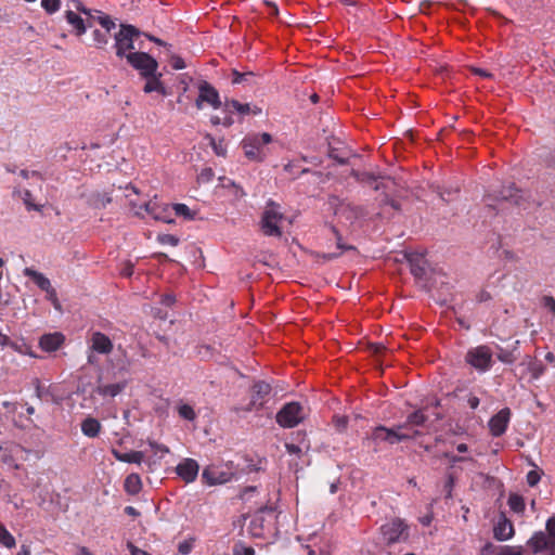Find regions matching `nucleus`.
<instances>
[{
    "label": "nucleus",
    "instance_id": "obj_1",
    "mask_svg": "<svg viewBox=\"0 0 555 555\" xmlns=\"http://www.w3.org/2000/svg\"><path fill=\"white\" fill-rule=\"evenodd\" d=\"M286 220L282 212L281 206L272 201H269L263 209L260 229L267 236L280 237L282 235V227Z\"/></svg>",
    "mask_w": 555,
    "mask_h": 555
},
{
    "label": "nucleus",
    "instance_id": "obj_2",
    "mask_svg": "<svg viewBox=\"0 0 555 555\" xmlns=\"http://www.w3.org/2000/svg\"><path fill=\"white\" fill-rule=\"evenodd\" d=\"M420 435H421L420 430L409 431L406 425L399 424L391 428H387L384 426H377L376 428H374L370 439L376 444L380 443V442L396 444L401 441L414 439L415 437H417Z\"/></svg>",
    "mask_w": 555,
    "mask_h": 555
},
{
    "label": "nucleus",
    "instance_id": "obj_3",
    "mask_svg": "<svg viewBox=\"0 0 555 555\" xmlns=\"http://www.w3.org/2000/svg\"><path fill=\"white\" fill-rule=\"evenodd\" d=\"M272 142L271 134L255 133L245 137L242 141V147L245 156L254 162H262L267 157V145Z\"/></svg>",
    "mask_w": 555,
    "mask_h": 555
},
{
    "label": "nucleus",
    "instance_id": "obj_4",
    "mask_svg": "<svg viewBox=\"0 0 555 555\" xmlns=\"http://www.w3.org/2000/svg\"><path fill=\"white\" fill-rule=\"evenodd\" d=\"M337 222L343 227L353 225L361 217V210L338 197H332L328 202Z\"/></svg>",
    "mask_w": 555,
    "mask_h": 555
},
{
    "label": "nucleus",
    "instance_id": "obj_5",
    "mask_svg": "<svg viewBox=\"0 0 555 555\" xmlns=\"http://www.w3.org/2000/svg\"><path fill=\"white\" fill-rule=\"evenodd\" d=\"M126 59L144 78L154 76L158 67L157 61L145 52H129Z\"/></svg>",
    "mask_w": 555,
    "mask_h": 555
},
{
    "label": "nucleus",
    "instance_id": "obj_6",
    "mask_svg": "<svg viewBox=\"0 0 555 555\" xmlns=\"http://www.w3.org/2000/svg\"><path fill=\"white\" fill-rule=\"evenodd\" d=\"M140 31L131 25H121L115 35L116 54L120 57L126 56L128 51L134 49V39Z\"/></svg>",
    "mask_w": 555,
    "mask_h": 555
},
{
    "label": "nucleus",
    "instance_id": "obj_7",
    "mask_svg": "<svg viewBox=\"0 0 555 555\" xmlns=\"http://www.w3.org/2000/svg\"><path fill=\"white\" fill-rule=\"evenodd\" d=\"M306 414L304 408L298 402H291L285 404L276 414V422L285 428L297 426Z\"/></svg>",
    "mask_w": 555,
    "mask_h": 555
},
{
    "label": "nucleus",
    "instance_id": "obj_8",
    "mask_svg": "<svg viewBox=\"0 0 555 555\" xmlns=\"http://www.w3.org/2000/svg\"><path fill=\"white\" fill-rule=\"evenodd\" d=\"M23 274L25 276H28L33 280V282L46 293V297L51 304L54 306L55 309H61V304L57 298L56 291L53 288L50 280L42 274L41 272H38L31 268H25L23 270Z\"/></svg>",
    "mask_w": 555,
    "mask_h": 555
},
{
    "label": "nucleus",
    "instance_id": "obj_9",
    "mask_svg": "<svg viewBox=\"0 0 555 555\" xmlns=\"http://www.w3.org/2000/svg\"><path fill=\"white\" fill-rule=\"evenodd\" d=\"M466 361L476 370L486 372L492 364V351L488 346H477L468 350Z\"/></svg>",
    "mask_w": 555,
    "mask_h": 555
},
{
    "label": "nucleus",
    "instance_id": "obj_10",
    "mask_svg": "<svg viewBox=\"0 0 555 555\" xmlns=\"http://www.w3.org/2000/svg\"><path fill=\"white\" fill-rule=\"evenodd\" d=\"M383 539L389 543H397L408 538V526L400 518H395L382 527Z\"/></svg>",
    "mask_w": 555,
    "mask_h": 555
},
{
    "label": "nucleus",
    "instance_id": "obj_11",
    "mask_svg": "<svg viewBox=\"0 0 555 555\" xmlns=\"http://www.w3.org/2000/svg\"><path fill=\"white\" fill-rule=\"evenodd\" d=\"M27 451L18 444L5 443L0 447V460L10 467L17 468L18 463L25 461Z\"/></svg>",
    "mask_w": 555,
    "mask_h": 555
},
{
    "label": "nucleus",
    "instance_id": "obj_12",
    "mask_svg": "<svg viewBox=\"0 0 555 555\" xmlns=\"http://www.w3.org/2000/svg\"><path fill=\"white\" fill-rule=\"evenodd\" d=\"M195 104L198 109H202L204 104H208L215 109L219 108L221 106V102L218 91L208 82L202 81L198 85V96Z\"/></svg>",
    "mask_w": 555,
    "mask_h": 555
},
{
    "label": "nucleus",
    "instance_id": "obj_13",
    "mask_svg": "<svg viewBox=\"0 0 555 555\" xmlns=\"http://www.w3.org/2000/svg\"><path fill=\"white\" fill-rule=\"evenodd\" d=\"M544 373V366L541 362H538L530 356L522 358L521 362L515 370V375L520 379L530 375L531 379H538Z\"/></svg>",
    "mask_w": 555,
    "mask_h": 555
},
{
    "label": "nucleus",
    "instance_id": "obj_14",
    "mask_svg": "<svg viewBox=\"0 0 555 555\" xmlns=\"http://www.w3.org/2000/svg\"><path fill=\"white\" fill-rule=\"evenodd\" d=\"M202 477L207 485L215 486L229 482L233 477V473L228 468L211 465L203 470Z\"/></svg>",
    "mask_w": 555,
    "mask_h": 555
},
{
    "label": "nucleus",
    "instance_id": "obj_15",
    "mask_svg": "<svg viewBox=\"0 0 555 555\" xmlns=\"http://www.w3.org/2000/svg\"><path fill=\"white\" fill-rule=\"evenodd\" d=\"M199 465L193 459L182 460L176 467L177 475L186 483L193 482L198 475Z\"/></svg>",
    "mask_w": 555,
    "mask_h": 555
},
{
    "label": "nucleus",
    "instance_id": "obj_16",
    "mask_svg": "<svg viewBox=\"0 0 555 555\" xmlns=\"http://www.w3.org/2000/svg\"><path fill=\"white\" fill-rule=\"evenodd\" d=\"M515 530L512 521L501 514L493 525V537L498 541H508L514 537Z\"/></svg>",
    "mask_w": 555,
    "mask_h": 555
},
{
    "label": "nucleus",
    "instance_id": "obj_17",
    "mask_svg": "<svg viewBox=\"0 0 555 555\" xmlns=\"http://www.w3.org/2000/svg\"><path fill=\"white\" fill-rule=\"evenodd\" d=\"M271 387L264 382H257L254 384L251 389L250 403L246 408V411L258 410L263 406L264 398L270 393Z\"/></svg>",
    "mask_w": 555,
    "mask_h": 555
},
{
    "label": "nucleus",
    "instance_id": "obj_18",
    "mask_svg": "<svg viewBox=\"0 0 555 555\" xmlns=\"http://www.w3.org/2000/svg\"><path fill=\"white\" fill-rule=\"evenodd\" d=\"M89 348L100 354H108L113 350V343L108 336L101 332L91 335Z\"/></svg>",
    "mask_w": 555,
    "mask_h": 555
},
{
    "label": "nucleus",
    "instance_id": "obj_19",
    "mask_svg": "<svg viewBox=\"0 0 555 555\" xmlns=\"http://www.w3.org/2000/svg\"><path fill=\"white\" fill-rule=\"evenodd\" d=\"M480 555H524V547L520 545L495 546L487 543L481 548Z\"/></svg>",
    "mask_w": 555,
    "mask_h": 555
},
{
    "label": "nucleus",
    "instance_id": "obj_20",
    "mask_svg": "<svg viewBox=\"0 0 555 555\" xmlns=\"http://www.w3.org/2000/svg\"><path fill=\"white\" fill-rule=\"evenodd\" d=\"M509 410L503 409L491 417L489 421V428L493 436L498 437L504 434L509 422Z\"/></svg>",
    "mask_w": 555,
    "mask_h": 555
},
{
    "label": "nucleus",
    "instance_id": "obj_21",
    "mask_svg": "<svg viewBox=\"0 0 555 555\" xmlns=\"http://www.w3.org/2000/svg\"><path fill=\"white\" fill-rule=\"evenodd\" d=\"M65 337L62 333H49L41 336L39 346L43 351L53 352L64 344Z\"/></svg>",
    "mask_w": 555,
    "mask_h": 555
},
{
    "label": "nucleus",
    "instance_id": "obj_22",
    "mask_svg": "<svg viewBox=\"0 0 555 555\" xmlns=\"http://www.w3.org/2000/svg\"><path fill=\"white\" fill-rule=\"evenodd\" d=\"M224 111L227 113L236 112L237 114L245 116V115H259L261 114V108L257 106H251L250 104H242L236 100L227 101L224 103Z\"/></svg>",
    "mask_w": 555,
    "mask_h": 555
},
{
    "label": "nucleus",
    "instance_id": "obj_23",
    "mask_svg": "<svg viewBox=\"0 0 555 555\" xmlns=\"http://www.w3.org/2000/svg\"><path fill=\"white\" fill-rule=\"evenodd\" d=\"M411 272L416 278H422L425 274L426 271V260L422 255L418 254H410L405 256Z\"/></svg>",
    "mask_w": 555,
    "mask_h": 555
},
{
    "label": "nucleus",
    "instance_id": "obj_24",
    "mask_svg": "<svg viewBox=\"0 0 555 555\" xmlns=\"http://www.w3.org/2000/svg\"><path fill=\"white\" fill-rule=\"evenodd\" d=\"M65 17L68 24H70L76 30L77 36H81L87 31L88 27H91L90 22H85L77 13L74 11H66Z\"/></svg>",
    "mask_w": 555,
    "mask_h": 555
},
{
    "label": "nucleus",
    "instance_id": "obj_25",
    "mask_svg": "<svg viewBox=\"0 0 555 555\" xmlns=\"http://www.w3.org/2000/svg\"><path fill=\"white\" fill-rule=\"evenodd\" d=\"M112 454L119 462L133 463L137 465H141L142 462L144 461V453L141 451H130L127 453H121L118 450L113 449Z\"/></svg>",
    "mask_w": 555,
    "mask_h": 555
},
{
    "label": "nucleus",
    "instance_id": "obj_26",
    "mask_svg": "<svg viewBox=\"0 0 555 555\" xmlns=\"http://www.w3.org/2000/svg\"><path fill=\"white\" fill-rule=\"evenodd\" d=\"M101 423L94 417H87L81 423V431L89 438H95L101 431Z\"/></svg>",
    "mask_w": 555,
    "mask_h": 555
},
{
    "label": "nucleus",
    "instance_id": "obj_27",
    "mask_svg": "<svg viewBox=\"0 0 555 555\" xmlns=\"http://www.w3.org/2000/svg\"><path fill=\"white\" fill-rule=\"evenodd\" d=\"M126 387V383H115V384H106L99 385L95 389L96 393L102 397H116L119 395Z\"/></svg>",
    "mask_w": 555,
    "mask_h": 555
},
{
    "label": "nucleus",
    "instance_id": "obj_28",
    "mask_svg": "<svg viewBox=\"0 0 555 555\" xmlns=\"http://www.w3.org/2000/svg\"><path fill=\"white\" fill-rule=\"evenodd\" d=\"M427 417L422 410H417L410 414L402 425L408 426L409 431L418 430L417 427L423 426Z\"/></svg>",
    "mask_w": 555,
    "mask_h": 555
},
{
    "label": "nucleus",
    "instance_id": "obj_29",
    "mask_svg": "<svg viewBox=\"0 0 555 555\" xmlns=\"http://www.w3.org/2000/svg\"><path fill=\"white\" fill-rule=\"evenodd\" d=\"M125 491L131 495L138 494L142 489V481L138 474H130L125 479Z\"/></svg>",
    "mask_w": 555,
    "mask_h": 555
},
{
    "label": "nucleus",
    "instance_id": "obj_30",
    "mask_svg": "<svg viewBox=\"0 0 555 555\" xmlns=\"http://www.w3.org/2000/svg\"><path fill=\"white\" fill-rule=\"evenodd\" d=\"M145 211L152 216L155 220H163L164 222H171L170 219H167L162 215V211H165L166 208L160 209L156 202H149L144 205Z\"/></svg>",
    "mask_w": 555,
    "mask_h": 555
},
{
    "label": "nucleus",
    "instance_id": "obj_31",
    "mask_svg": "<svg viewBox=\"0 0 555 555\" xmlns=\"http://www.w3.org/2000/svg\"><path fill=\"white\" fill-rule=\"evenodd\" d=\"M147 82L144 86V92L151 93V92H159L162 94H166L165 87L163 86L162 81L158 77L152 76L147 78Z\"/></svg>",
    "mask_w": 555,
    "mask_h": 555
},
{
    "label": "nucleus",
    "instance_id": "obj_32",
    "mask_svg": "<svg viewBox=\"0 0 555 555\" xmlns=\"http://www.w3.org/2000/svg\"><path fill=\"white\" fill-rule=\"evenodd\" d=\"M0 544L7 548H13L16 545L15 538L0 522Z\"/></svg>",
    "mask_w": 555,
    "mask_h": 555
},
{
    "label": "nucleus",
    "instance_id": "obj_33",
    "mask_svg": "<svg viewBox=\"0 0 555 555\" xmlns=\"http://www.w3.org/2000/svg\"><path fill=\"white\" fill-rule=\"evenodd\" d=\"M177 412L183 420L194 421L196 418V412L194 411L193 406L188 403L178 404Z\"/></svg>",
    "mask_w": 555,
    "mask_h": 555
},
{
    "label": "nucleus",
    "instance_id": "obj_34",
    "mask_svg": "<svg viewBox=\"0 0 555 555\" xmlns=\"http://www.w3.org/2000/svg\"><path fill=\"white\" fill-rule=\"evenodd\" d=\"M171 208L177 216L185 220H192L195 217V211H192L185 204H175Z\"/></svg>",
    "mask_w": 555,
    "mask_h": 555
},
{
    "label": "nucleus",
    "instance_id": "obj_35",
    "mask_svg": "<svg viewBox=\"0 0 555 555\" xmlns=\"http://www.w3.org/2000/svg\"><path fill=\"white\" fill-rule=\"evenodd\" d=\"M515 350L516 348L514 350L499 348L498 359L503 363L512 364L518 359V356L515 353Z\"/></svg>",
    "mask_w": 555,
    "mask_h": 555
},
{
    "label": "nucleus",
    "instance_id": "obj_36",
    "mask_svg": "<svg viewBox=\"0 0 555 555\" xmlns=\"http://www.w3.org/2000/svg\"><path fill=\"white\" fill-rule=\"evenodd\" d=\"M508 506L515 513H521L525 509V502L522 496L518 494H511L508 498Z\"/></svg>",
    "mask_w": 555,
    "mask_h": 555
},
{
    "label": "nucleus",
    "instance_id": "obj_37",
    "mask_svg": "<svg viewBox=\"0 0 555 555\" xmlns=\"http://www.w3.org/2000/svg\"><path fill=\"white\" fill-rule=\"evenodd\" d=\"M90 18L96 20L107 34L115 28V22L108 15L99 14L96 16H90Z\"/></svg>",
    "mask_w": 555,
    "mask_h": 555
},
{
    "label": "nucleus",
    "instance_id": "obj_38",
    "mask_svg": "<svg viewBox=\"0 0 555 555\" xmlns=\"http://www.w3.org/2000/svg\"><path fill=\"white\" fill-rule=\"evenodd\" d=\"M93 39L96 44V47L102 48L108 42V36L107 33H103L101 30L95 29L93 31Z\"/></svg>",
    "mask_w": 555,
    "mask_h": 555
},
{
    "label": "nucleus",
    "instance_id": "obj_39",
    "mask_svg": "<svg viewBox=\"0 0 555 555\" xmlns=\"http://www.w3.org/2000/svg\"><path fill=\"white\" fill-rule=\"evenodd\" d=\"M42 8L50 14L60 9V0H41Z\"/></svg>",
    "mask_w": 555,
    "mask_h": 555
},
{
    "label": "nucleus",
    "instance_id": "obj_40",
    "mask_svg": "<svg viewBox=\"0 0 555 555\" xmlns=\"http://www.w3.org/2000/svg\"><path fill=\"white\" fill-rule=\"evenodd\" d=\"M193 548V541L192 540H184L179 543L178 551L181 555H188L191 553Z\"/></svg>",
    "mask_w": 555,
    "mask_h": 555
},
{
    "label": "nucleus",
    "instance_id": "obj_41",
    "mask_svg": "<svg viewBox=\"0 0 555 555\" xmlns=\"http://www.w3.org/2000/svg\"><path fill=\"white\" fill-rule=\"evenodd\" d=\"M150 447L154 450L156 455L159 454V457H163L165 454L169 452V449L164 444H158L156 442L150 441Z\"/></svg>",
    "mask_w": 555,
    "mask_h": 555
},
{
    "label": "nucleus",
    "instance_id": "obj_42",
    "mask_svg": "<svg viewBox=\"0 0 555 555\" xmlns=\"http://www.w3.org/2000/svg\"><path fill=\"white\" fill-rule=\"evenodd\" d=\"M210 121H211L212 125H216V126L217 125H223L225 127H229V126H231L233 124V119L230 116H227L223 119H221L219 116H212L210 118Z\"/></svg>",
    "mask_w": 555,
    "mask_h": 555
},
{
    "label": "nucleus",
    "instance_id": "obj_43",
    "mask_svg": "<svg viewBox=\"0 0 555 555\" xmlns=\"http://www.w3.org/2000/svg\"><path fill=\"white\" fill-rule=\"evenodd\" d=\"M159 242L165 245L176 246L178 244V238L171 234H164L159 236Z\"/></svg>",
    "mask_w": 555,
    "mask_h": 555
},
{
    "label": "nucleus",
    "instance_id": "obj_44",
    "mask_svg": "<svg viewBox=\"0 0 555 555\" xmlns=\"http://www.w3.org/2000/svg\"><path fill=\"white\" fill-rule=\"evenodd\" d=\"M23 201L28 209L39 210V207L34 205L31 202V194L29 191H25L23 194Z\"/></svg>",
    "mask_w": 555,
    "mask_h": 555
},
{
    "label": "nucleus",
    "instance_id": "obj_45",
    "mask_svg": "<svg viewBox=\"0 0 555 555\" xmlns=\"http://www.w3.org/2000/svg\"><path fill=\"white\" fill-rule=\"evenodd\" d=\"M255 551L251 547L240 546L234 550V555H254Z\"/></svg>",
    "mask_w": 555,
    "mask_h": 555
},
{
    "label": "nucleus",
    "instance_id": "obj_46",
    "mask_svg": "<svg viewBox=\"0 0 555 555\" xmlns=\"http://www.w3.org/2000/svg\"><path fill=\"white\" fill-rule=\"evenodd\" d=\"M171 66L175 69L179 70V69H183L185 67V63L180 56H173L171 60Z\"/></svg>",
    "mask_w": 555,
    "mask_h": 555
},
{
    "label": "nucleus",
    "instance_id": "obj_47",
    "mask_svg": "<svg viewBox=\"0 0 555 555\" xmlns=\"http://www.w3.org/2000/svg\"><path fill=\"white\" fill-rule=\"evenodd\" d=\"M540 480V476L537 472H529L527 475V481L530 486H535Z\"/></svg>",
    "mask_w": 555,
    "mask_h": 555
},
{
    "label": "nucleus",
    "instance_id": "obj_48",
    "mask_svg": "<svg viewBox=\"0 0 555 555\" xmlns=\"http://www.w3.org/2000/svg\"><path fill=\"white\" fill-rule=\"evenodd\" d=\"M128 548H129L131 555H151L150 553L137 547L132 543L128 544Z\"/></svg>",
    "mask_w": 555,
    "mask_h": 555
},
{
    "label": "nucleus",
    "instance_id": "obj_49",
    "mask_svg": "<svg viewBox=\"0 0 555 555\" xmlns=\"http://www.w3.org/2000/svg\"><path fill=\"white\" fill-rule=\"evenodd\" d=\"M473 73L480 76V77H483V78H491L492 77V74L482 69V68H478V67H473L472 68Z\"/></svg>",
    "mask_w": 555,
    "mask_h": 555
},
{
    "label": "nucleus",
    "instance_id": "obj_50",
    "mask_svg": "<svg viewBox=\"0 0 555 555\" xmlns=\"http://www.w3.org/2000/svg\"><path fill=\"white\" fill-rule=\"evenodd\" d=\"M212 147H214V151L217 155H220V156H223L225 154V150L222 147L221 144H217L216 142L212 141Z\"/></svg>",
    "mask_w": 555,
    "mask_h": 555
},
{
    "label": "nucleus",
    "instance_id": "obj_51",
    "mask_svg": "<svg viewBox=\"0 0 555 555\" xmlns=\"http://www.w3.org/2000/svg\"><path fill=\"white\" fill-rule=\"evenodd\" d=\"M175 301V297L172 295H165L163 296L162 298V304L165 305V306H170L172 305Z\"/></svg>",
    "mask_w": 555,
    "mask_h": 555
},
{
    "label": "nucleus",
    "instance_id": "obj_52",
    "mask_svg": "<svg viewBox=\"0 0 555 555\" xmlns=\"http://www.w3.org/2000/svg\"><path fill=\"white\" fill-rule=\"evenodd\" d=\"M336 426L339 429H344L347 425V420L345 417H335Z\"/></svg>",
    "mask_w": 555,
    "mask_h": 555
},
{
    "label": "nucleus",
    "instance_id": "obj_53",
    "mask_svg": "<svg viewBox=\"0 0 555 555\" xmlns=\"http://www.w3.org/2000/svg\"><path fill=\"white\" fill-rule=\"evenodd\" d=\"M125 513L130 516H138L139 512L133 506H126Z\"/></svg>",
    "mask_w": 555,
    "mask_h": 555
},
{
    "label": "nucleus",
    "instance_id": "obj_54",
    "mask_svg": "<svg viewBox=\"0 0 555 555\" xmlns=\"http://www.w3.org/2000/svg\"><path fill=\"white\" fill-rule=\"evenodd\" d=\"M94 352L95 351H91L90 349L88 351L87 361H88L89 364H94L95 361H96Z\"/></svg>",
    "mask_w": 555,
    "mask_h": 555
},
{
    "label": "nucleus",
    "instance_id": "obj_55",
    "mask_svg": "<svg viewBox=\"0 0 555 555\" xmlns=\"http://www.w3.org/2000/svg\"><path fill=\"white\" fill-rule=\"evenodd\" d=\"M266 4L271 8V13L274 14V15H278L279 14V9L276 7L275 3L271 2V1H266Z\"/></svg>",
    "mask_w": 555,
    "mask_h": 555
},
{
    "label": "nucleus",
    "instance_id": "obj_56",
    "mask_svg": "<svg viewBox=\"0 0 555 555\" xmlns=\"http://www.w3.org/2000/svg\"><path fill=\"white\" fill-rule=\"evenodd\" d=\"M77 555H92V553L86 546H80L77 551Z\"/></svg>",
    "mask_w": 555,
    "mask_h": 555
},
{
    "label": "nucleus",
    "instance_id": "obj_57",
    "mask_svg": "<svg viewBox=\"0 0 555 555\" xmlns=\"http://www.w3.org/2000/svg\"><path fill=\"white\" fill-rule=\"evenodd\" d=\"M133 273V269L131 264H127L125 269L122 270V274L125 276H130Z\"/></svg>",
    "mask_w": 555,
    "mask_h": 555
},
{
    "label": "nucleus",
    "instance_id": "obj_58",
    "mask_svg": "<svg viewBox=\"0 0 555 555\" xmlns=\"http://www.w3.org/2000/svg\"><path fill=\"white\" fill-rule=\"evenodd\" d=\"M233 186H234V189H235L234 194H235V196H236V197H243V196H245V192L243 191V189H242V188H240V186H237V185H235V184H233Z\"/></svg>",
    "mask_w": 555,
    "mask_h": 555
},
{
    "label": "nucleus",
    "instance_id": "obj_59",
    "mask_svg": "<svg viewBox=\"0 0 555 555\" xmlns=\"http://www.w3.org/2000/svg\"><path fill=\"white\" fill-rule=\"evenodd\" d=\"M431 519L433 517L430 515H426L424 517H422L420 519V521L424 525V526H428L430 522H431Z\"/></svg>",
    "mask_w": 555,
    "mask_h": 555
},
{
    "label": "nucleus",
    "instance_id": "obj_60",
    "mask_svg": "<svg viewBox=\"0 0 555 555\" xmlns=\"http://www.w3.org/2000/svg\"><path fill=\"white\" fill-rule=\"evenodd\" d=\"M286 449L289 453H297L300 449L295 444H286Z\"/></svg>",
    "mask_w": 555,
    "mask_h": 555
},
{
    "label": "nucleus",
    "instance_id": "obj_61",
    "mask_svg": "<svg viewBox=\"0 0 555 555\" xmlns=\"http://www.w3.org/2000/svg\"><path fill=\"white\" fill-rule=\"evenodd\" d=\"M243 77L244 75L237 73V72H234V78H233V83H240L243 81Z\"/></svg>",
    "mask_w": 555,
    "mask_h": 555
},
{
    "label": "nucleus",
    "instance_id": "obj_62",
    "mask_svg": "<svg viewBox=\"0 0 555 555\" xmlns=\"http://www.w3.org/2000/svg\"><path fill=\"white\" fill-rule=\"evenodd\" d=\"M371 348L375 353H379L385 347L382 344H374L371 346Z\"/></svg>",
    "mask_w": 555,
    "mask_h": 555
},
{
    "label": "nucleus",
    "instance_id": "obj_63",
    "mask_svg": "<svg viewBox=\"0 0 555 555\" xmlns=\"http://www.w3.org/2000/svg\"><path fill=\"white\" fill-rule=\"evenodd\" d=\"M10 346L12 349H14L15 351L20 352V353H24V350L22 349L21 346H18L16 343H11L8 345Z\"/></svg>",
    "mask_w": 555,
    "mask_h": 555
},
{
    "label": "nucleus",
    "instance_id": "obj_64",
    "mask_svg": "<svg viewBox=\"0 0 555 555\" xmlns=\"http://www.w3.org/2000/svg\"><path fill=\"white\" fill-rule=\"evenodd\" d=\"M17 555H30V550L27 546L22 545Z\"/></svg>",
    "mask_w": 555,
    "mask_h": 555
}]
</instances>
